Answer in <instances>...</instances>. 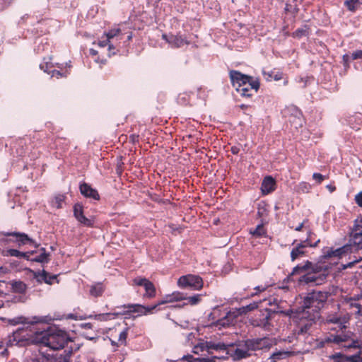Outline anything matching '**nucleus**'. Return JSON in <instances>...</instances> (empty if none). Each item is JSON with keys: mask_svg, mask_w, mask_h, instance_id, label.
I'll return each mask as SVG.
<instances>
[{"mask_svg": "<svg viewBox=\"0 0 362 362\" xmlns=\"http://www.w3.org/2000/svg\"><path fill=\"white\" fill-rule=\"evenodd\" d=\"M207 351L209 354L214 351L226 352V355H216L208 357H194L192 355L183 356L181 361L187 362H216V359L231 358L233 361H240L250 356L252 349L248 346V339L234 346L224 343H214L212 341H200L193 347L194 354H199L202 351Z\"/></svg>", "mask_w": 362, "mask_h": 362, "instance_id": "obj_1", "label": "nucleus"}, {"mask_svg": "<svg viewBox=\"0 0 362 362\" xmlns=\"http://www.w3.org/2000/svg\"><path fill=\"white\" fill-rule=\"evenodd\" d=\"M35 325H27L13 332L8 337L7 344L19 346H25L29 344H37L39 329L35 327Z\"/></svg>", "mask_w": 362, "mask_h": 362, "instance_id": "obj_2", "label": "nucleus"}, {"mask_svg": "<svg viewBox=\"0 0 362 362\" xmlns=\"http://www.w3.org/2000/svg\"><path fill=\"white\" fill-rule=\"evenodd\" d=\"M359 249H362V229L354 227L349 244L335 250L333 248L324 249L323 257H337L340 258L347 254L355 252Z\"/></svg>", "mask_w": 362, "mask_h": 362, "instance_id": "obj_3", "label": "nucleus"}, {"mask_svg": "<svg viewBox=\"0 0 362 362\" xmlns=\"http://www.w3.org/2000/svg\"><path fill=\"white\" fill-rule=\"evenodd\" d=\"M38 334L37 344L47 346L53 350L63 349L69 341L67 334L62 330H56L51 332L39 329Z\"/></svg>", "mask_w": 362, "mask_h": 362, "instance_id": "obj_4", "label": "nucleus"}, {"mask_svg": "<svg viewBox=\"0 0 362 362\" xmlns=\"http://www.w3.org/2000/svg\"><path fill=\"white\" fill-rule=\"evenodd\" d=\"M124 38V35L120 29L112 28L103 34L98 40L97 45L101 49L107 47V55L111 57L119 52Z\"/></svg>", "mask_w": 362, "mask_h": 362, "instance_id": "obj_5", "label": "nucleus"}, {"mask_svg": "<svg viewBox=\"0 0 362 362\" xmlns=\"http://www.w3.org/2000/svg\"><path fill=\"white\" fill-rule=\"evenodd\" d=\"M327 298V293L325 292H313L310 293L305 299L303 302V309L302 313V317H307L306 315L309 313V310L312 309L314 311L313 316H309L310 320H314L316 317H318L317 309L320 308V304H322Z\"/></svg>", "mask_w": 362, "mask_h": 362, "instance_id": "obj_6", "label": "nucleus"}, {"mask_svg": "<svg viewBox=\"0 0 362 362\" xmlns=\"http://www.w3.org/2000/svg\"><path fill=\"white\" fill-rule=\"evenodd\" d=\"M324 342H333L346 349L361 347L359 341L355 339L354 333L350 331L327 337Z\"/></svg>", "mask_w": 362, "mask_h": 362, "instance_id": "obj_7", "label": "nucleus"}, {"mask_svg": "<svg viewBox=\"0 0 362 362\" xmlns=\"http://www.w3.org/2000/svg\"><path fill=\"white\" fill-rule=\"evenodd\" d=\"M230 81L233 86L237 90L243 86L259 88V82L257 79H254L247 75H244L237 71H231L230 72Z\"/></svg>", "mask_w": 362, "mask_h": 362, "instance_id": "obj_8", "label": "nucleus"}, {"mask_svg": "<svg viewBox=\"0 0 362 362\" xmlns=\"http://www.w3.org/2000/svg\"><path fill=\"white\" fill-rule=\"evenodd\" d=\"M177 286L180 288H189L194 291H199L203 288V280L197 275L187 274L180 276L177 281Z\"/></svg>", "mask_w": 362, "mask_h": 362, "instance_id": "obj_9", "label": "nucleus"}, {"mask_svg": "<svg viewBox=\"0 0 362 362\" xmlns=\"http://www.w3.org/2000/svg\"><path fill=\"white\" fill-rule=\"evenodd\" d=\"M312 232L308 231V237L303 240L296 245L295 247L291 251V259L293 262L298 258L303 257L305 253V248L307 247H315L320 243V240L318 239L315 243H312L310 242L311 240Z\"/></svg>", "mask_w": 362, "mask_h": 362, "instance_id": "obj_10", "label": "nucleus"}, {"mask_svg": "<svg viewBox=\"0 0 362 362\" xmlns=\"http://www.w3.org/2000/svg\"><path fill=\"white\" fill-rule=\"evenodd\" d=\"M55 66L60 69L59 64H56L55 65L52 62L51 58H45L40 64V68L44 71L51 75V77H56L59 78L61 77H65L68 74L67 71H61L57 70Z\"/></svg>", "mask_w": 362, "mask_h": 362, "instance_id": "obj_11", "label": "nucleus"}, {"mask_svg": "<svg viewBox=\"0 0 362 362\" xmlns=\"http://www.w3.org/2000/svg\"><path fill=\"white\" fill-rule=\"evenodd\" d=\"M52 320V318L49 316L44 317H33L31 320H28V318L23 316H18L11 319L8 320V322L11 325H16L19 324H22L23 326L27 325H33V324H38V323H49Z\"/></svg>", "mask_w": 362, "mask_h": 362, "instance_id": "obj_12", "label": "nucleus"}, {"mask_svg": "<svg viewBox=\"0 0 362 362\" xmlns=\"http://www.w3.org/2000/svg\"><path fill=\"white\" fill-rule=\"evenodd\" d=\"M270 310L264 309L260 310L255 317L250 320V322L255 327H261L265 329L269 327Z\"/></svg>", "mask_w": 362, "mask_h": 362, "instance_id": "obj_13", "label": "nucleus"}, {"mask_svg": "<svg viewBox=\"0 0 362 362\" xmlns=\"http://www.w3.org/2000/svg\"><path fill=\"white\" fill-rule=\"evenodd\" d=\"M134 284L143 286L145 289L144 296L152 298L156 296V291L153 284L146 278L141 276L136 277L133 280Z\"/></svg>", "mask_w": 362, "mask_h": 362, "instance_id": "obj_14", "label": "nucleus"}, {"mask_svg": "<svg viewBox=\"0 0 362 362\" xmlns=\"http://www.w3.org/2000/svg\"><path fill=\"white\" fill-rule=\"evenodd\" d=\"M322 267L321 266L314 264L310 261H306L303 264H298L296 267H295L293 269L291 274L293 275L301 274H305L310 272H314L316 273L317 272H322Z\"/></svg>", "mask_w": 362, "mask_h": 362, "instance_id": "obj_15", "label": "nucleus"}, {"mask_svg": "<svg viewBox=\"0 0 362 362\" xmlns=\"http://www.w3.org/2000/svg\"><path fill=\"white\" fill-rule=\"evenodd\" d=\"M238 313V311H235L233 309L230 310L224 317L217 320L214 324V326L221 329V328L228 327L233 325L238 317L236 314Z\"/></svg>", "mask_w": 362, "mask_h": 362, "instance_id": "obj_16", "label": "nucleus"}, {"mask_svg": "<svg viewBox=\"0 0 362 362\" xmlns=\"http://www.w3.org/2000/svg\"><path fill=\"white\" fill-rule=\"evenodd\" d=\"M320 272H317L316 273L314 272H308L302 276L300 279V281L305 282L306 284L313 283L316 285L321 284L325 279L326 275L324 273L321 274Z\"/></svg>", "mask_w": 362, "mask_h": 362, "instance_id": "obj_17", "label": "nucleus"}, {"mask_svg": "<svg viewBox=\"0 0 362 362\" xmlns=\"http://www.w3.org/2000/svg\"><path fill=\"white\" fill-rule=\"evenodd\" d=\"M273 344L272 339L267 337L248 339V346L252 351L269 349Z\"/></svg>", "mask_w": 362, "mask_h": 362, "instance_id": "obj_18", "label": "nucleus"}, {"mask_svg": "<svg viewBox=\"0 0 362 362\" xmlns=\"http://www.w3.org/2000/svg\"><path fill=\"white\" fill-rule=\"evenodd\" d=\"M185 298V294L180 291H174L172 293L166 294L162 297V298L156 303V308L158 305H161L166 303H170L183 300Z\"/></svg>", "mask_w": 362, "mask_h": 362, "instance_id": "obj_19", "label": "nucleus"}, {"mask_svg": "<svg viewBox=\"0 0 362 362\" xmlns=\"http://www.w3.org/2000/svg\"><path fill=\"white\" fill-rule=\"evenodd\" d=\"M6 235L12 236L14 239L13 240L18 246L24 245H30L34 247H37V245L25 233H7Z\"/></svg>", "mask_w": 362, "mask_h": 362, "instance_id": "obj_20", "label": "nucleus"}, {"mask_svg": "<svg viewBox=\"0 0 362 362\" xmlns=\"http://www.w3.org/2000/svg\"><path fill=\"white\" fill-rule=\"evenodd\" d=\"M74 215L77 221L83 226H91L93 224V220L86 218L83 215V207L81 204H76L74 206Z\"/></svg>", "mask_w": 362, "mask_h": 362, "instance_id": "obj_21", "label": "nucleus"}, {"mask_svg": "<svg viewBox=\"0 0 362 362\" xmlns=\"http://www.w3.org/2000/svg\"><path fill=\"white\" fill-rule=\"evenodd\" d=\"M127 308H129V312L136 313V316H141L151 313L156 308V305L144 306L139 304H132L129 305Z\"/></svg>", "mask_w": 362, "mask_h": 362, "instance_id": "obj_22", "label": "nucleus"}, {"mask_svg": "<svg viewBox=\"0 0 362 362\" xmlns=\"http://www.w3.org/2000/svg\"><path fill=\"white\" fill-rule=\"evenodd\" d=\"M80 192L82 195L87 198L93 199L94 200H98L100 199L99 194L97 190L92 188L88 184L83 182L79 186Z\"/></svg>", "mask_w": 362, "mask_h": 362, "instance_id": "obj_23", "label": "nucleus"}, {"mask_svg": "<svg viewBox=\"0 0 362 362\" xmlns=\"http://www.w3.org/2000/svg\"><path fill=\"white\" fill-rule=\"evenodd\" d=\"M35 252H36L34 251L23 252L16 249H8L4 250L2 254L6 257H16L29 259L30 256L34 255Z\"/></svg>", "mask_w": 362, "mask_h": 362, "instance_id": "obj_24", "label": "nucleus"}, {"mask_svg": "<svg viewBox=\"0 0 362 362\" xmlns=\"http://www.w3.org/2000/svg\"><path fill=\"white\" fill-rule=\"evenodd\" d=\"M163 38L165 39L173 47H180L187 44V40L180 35L168 36L166 35H163Z\"/></svg>", "mask_w": 362, "mask_h": 362, "instance_id": "obj_25", "label": "nucleus"}, {"mask_svg": "<svg viewBox=\"0 0 362 362\" xmlns=\"http://www.w3.org/2000/svg\"><path fill=\"white\" fill-rule=\"evenodd\" d=\"M276 188V182L271 176L266 177L262 183L261 190L263 194H268Z\"/></svg>", "mask_w": 362, "mask_h": 362, "instance_id": "obj_26", "label": "nucleus"}, {"mask_svg": "<svg viewBox=\"0 0 362 362\" xmlns=\"http://www.w3.org/2000/svg\"><path fill=\"white\" fill-rule=\"evenodd\" d=\"M349 321V317L347 315L338 317V316H330L327 319V322L337 325L340 329H344L346 327V324Z\"/></svg>", "mask_w": 362, "mask_h": 362, "instance_id": "obj_27", "label": "nucleus"}, {"mask_svg": "<svg viewBox=\"0 0 362 362\" xmlns=\"http://www.w3.org/2000/svg\"><path fill=\"white\" fill-rule=\"evenodd\" d=\"M34 277L38 282L44 281L47 284H52L57 279L56 275H49L45 271L42 272H34Z\"/></svg>", "mask_w": 362, "mask_h": 362, "instance_id": "obj_28", "label": "nucleus"}, {"mask_svg": "<svg viewBox=\"0 0 362 362\" xmlns=\"http://www.w3.org/2000/svg\"><path fill=\"white\" fill-rule=\"evenodd\" d=\"M39 255L34 257H29L28 260L33 262H37L40 263L47 262L48 261V254L46 252V250L44 247H41L38 250Z\"/></svg>", "mask_w": 362, "mask_h": 362, "instance_id": "obj_29", "label": "nucleus"}, {"mask_svg": "<svg viewBox=\"0 0 362 362\" xmlns=\"http://www.w3.org/2000/svg\"><path fill=\"white\" fill-rule=\"evenodd\" d=\"M260 302H253L246 306H243L239 308L233 309L235 311H238V313H236L238 316H240L243 314H245L247 312L252 311L256 308H258L259 303Z\"/></svg>", "mask_w": 362, "mask_h": 362, "instance_id": "obj_30", "label": "nucleus"}, {"mask_svg": "<svg viewBox=\"0 0 362 362\" xmlns=\"http://www.w3.org/2000/svg\"><path fill=\"white\" fill-rule=\"evenodd\" d=\"M105 288L101 283L93 284L90 288V294L93 297L100 296L104 292Z\"/></svg>", "mask_w": 362, "mask_h": 362, "instance_id": "obj_31", "label": "nucleus"}, {"mask_svg": "<svg viewBox=\"0 0 362 362\" xmlns=\"http://www.w3.org/2000/svg\"><path fill=\"white\" fill-rule=\"evenodd\" d=\"M259 88H255L254 87L243 86L238 88L236 90L243 96H251L252 95V92L257 93Z\"/></svg>", "mask_w": 362, "mask_h": 362, "instance_id": "obj_32", "label": "nucleus"}, {"mask_svg": "<svg viewBox=\"0 0 362 362\" xmlns=\"http://www.w3.org/2000/svg\"><path fill=\"white\" fill-rule=\"evenodd\" d=\"M344 302L349 308H356L357 309L356 314L362 315L361 305L359 303H356L355 299H353L351 298H345Z\"/></svg>", "mask_w": 362, "mask_h": 362, "instance_id": "obj_33", "label": "nucleus"}, {"mask_svg": "<svg viewBox=\"0 0 362 362\" xmlns=\"http://www.w3.org/2000/svg\"><path fill=\"white\" fill-rule=\"evenodd\" d=\"M202 298L201 294H195L192 296L186 297L185 296V298L183 299L185 302L184 303V305H197L200 301Z\"/></svg>", "mask_w": 362, "mask_h": 362, "instance_id": "obj_34", "label": "nucleus"}, {"mask_svg": "<svg viewBox=\"0 0 362 362\" xmlns=\"http://www.w3.org/2000/svg\"><path fill=\"white\" fill-rule=\"evenodd\" d=\"M65 196L63 194H58L54 197L52 201V205L53 207L60 209L62 207L64 203Z\"/></svg>", "mask_w": 362, "mask_h": 362, "instance_id": "obj_35", "label": "nucleus"}, {"mask_svg": "<svg viewBox=\"0 0 362 362\" xmlns=\"http://www.w3.org/2000/svg\"><path fill=\"white\" fill-rule=\"evenodd\" d=\"M310 189L311 185L306 182H301L296 187V192L300 193H308Z\"/></svg>", "mask_w": 362, "mask_h": 362, "instance_id": "obj_36", "label": "nucleus"}, {"mask_svg": "<svg viewBox=\"0 0 362 362\" xmlns=\"http://www.w3.org/2000/svg\"><path fill=\"white\" fill-rule=\"evenodd\" d=\"M289 355H290V352H288V351H277V352L274 353L271 356L270 359L273 362H276L278 360L284 358Z\"/></svg>", "mask_w": 362, "mask_h": 362, "instance_id": "obj_37", "label": "nucleus"}, {"mask_svg": "<svg viewBox=\"0 0 362 362\" xmlns=\"http://www.w3.org/2000/svg\"><path fill=\"white\" fill-rule=\"evenodd\" d=\"M12 288L16 292L23 293L25 291L26 286L22 281H15L12 284Z\"/></svg>", "mask_w": 362, "mask_h": 362, "instance_id": "obj_38", "label": "nucleus"}, {"mask_svg": "<svg viewBox=\"0 0 362 362\" xmlns=\"http://www.w3.org/2000/svg\"><path fill=\"white\" fill-rule=\"evenodd\" d=\"M250 233L255 237H261L265 234V230L263 226L259 224L254 230H250Z\"/></svg>", "mask_w": 362, "mask_h": 362, "instance_id": "obj_39", "label": "nucleus"}, {"mask_svg": "<svg viewBox=\"0 0 362 362\" xmlns=\"http://www.w3.org/2000/svg\"><path fill=\"white\" fill-rule=\"evenodd\" d=\"M361 352V351H358L357 354L353 355V356H345V358H346V361H349V362H361V357L360 356Z\"/></svg>", "mask_w": 362, "mask_h": 362, "instance_id": "obj_40", "label": "nucleus"}, {"mask_svg": "<svg viewBox=\"0 0 362 362\" xmlns=\"http://www.w3.org/2000/svg\"><path fill=\"white\" fill-rule=\"evenodd\" d=\"M358 0H346L344 4L350 11H354L358 4Z\"/></svg>", "mask_w": 362, "mask_h": 362, "instance_id": "obj_41", "label": "nucleus"}, {"mask_svg": "<svg viewBox=\"0 0 362 362\" xmlns=\"http://www.w3.org/2000/svg\"><path fill=\"white\" fill-rule=\"evenodd\" d=\"M330 358L333 360V362H346L345 356L341 354H336L332 355Z\"/></svg>", "mask_w": 362, "mask_h": 362, "instance_id": "obj_42", "label": "nucleus"}, {"mask_svg": "<svg viewBox=\"0 0 362 362\" xmlns=\"http://www.w3.org/2000/svg\"><path fill=\"white\" fill-rule=\"evenodd\" d=\"M119 313H113V314H110V313H103V314H99V315H95V319L98 320H107L110 319V317L111 315H118Z\"/></svg>", "mask_w": 362, "mask_h": 362, "instance_id": "obj_43", "label": "nucleus"}, {"mask_svg": "<svg viewBox=\"0 0 362 362\" xmlns=\"http://www.w3.org/2000/svg\"><path fill=\"white\" fill-rule=\"evenodd\" d=\"M308 223V221L306 220L303 221L302 223H300V224H298L294 229L296 231H300V230H302L303 228H305L307 230V234L308 235V231H311L310 229L309 228V227L306 225V223Z\"/></svg>", "mask_w": 362, "mask_h": 362, "instance_id": "obj_44", "label": "nucleus"}, {"mask_svg": "<svg viewBox=\"0 0 362 362\" xmlns=\"http://www.w3.org/2000/svg\"><path fill=\"white\" fill-rule=\"evenodd\" d=\"M313 178L317 182V183L320 184L326 178V177L320 173H315L313 174Z\"/></svg>", "mask_w": 362, "mask_h": 362, "instance_id": "obj_45", "label": "nucleus"}, {"mask_svg": "<svg viewBox=\"0 0 362 362\" xmlns=\"http://www.w3.org/2000/svg\"><path fill=\"white\" fill-rule=\"evenodd\" d=\"M268 287H269V285L256 286L255 288V289L257 291V292L255 293H252L251 296H254L257 295L258 293L264 291Z\"/></svg>", "mask_w": 362, "mask_h": 362, "instance_id": "obj_46", "label": "nucleus"}, {"mask_svg": "<svg viewBox=\"0 0 362 362\" xmlns=\"http://www.w3.org/2000/svg\"><path fill=\"white\" fill-rule=\"evenodd\" d=\"M127 335V334L125 330L121 332L119 335V339H118L119 342H120L121 344H124L126 341Z\"/></svg>", "mask_w": 362, "mask_h": 362, "instance_id": "obj_47", "label": "nucleus"}, {"mask_svg": "<svg viewBox=\"0 0 362 362\" xmlns=\"http://www.w3.org/2000/svg\"><path fill=\"white\" fill-rule=\"evenodd\" d=\"M352 59H362V50H356L352 53Z\"/></svg>", "mask_w": 362, "mask_h": 362, "instance_id": "obj_48", "label": "nucleus"}, {"mask_svg": "<svg viewBox=\"0 0 362 362\" xmlns=\"http://www.w3.org/2000/svg\"><path fill=\"white\" fill-rule=\"evenodd\" d=\"M355 201L359 206L362 207V192L355 196Z\"/></svg>", "mask_w": 362, "mask_h": 362, "instance_id": "obj_49", "label": "nucleus"}, {"mask_svg": "<svg viewBox=\"0 0 362 362\" xmlns=\"http://www.w3.org/2000/svg\"><path fill=\"white\" fill-rule=\"evenodd\" d=\"M354 227L362 229V214L355 220Z\"/></svg>", "mask_w": 362, "mask_h": 362, "instance_id": "obj_50", "label": "nucleus"}, {"mask_svg": "<svg viewBox=\"0 0 362 362\" xmlns=\"http://www.w3.org/2000/svg\"><path fill=\"white\" fill-rule=\"evenodd\" d=\"M5 298L6 294L3 291H0V308L4 306V301Z\"/></svg>", "mask_w": 362, "mask_h": 362, "instance_id": "obj_51", "label": "nucleus"}, {"mask_svg": "<svg viewBox=\"0 0 362 362\" xmlns=\"http://www.w3.org/2000/svg\"><path fill=\"white\" fill-rule=\"evenodd\" d=\"M283 78V74L281 72H277L276 74H274L273 79L274 81H279Z\"/></svg>", "mask_w": 362, "mask_h": 362, "instance_id": "obj_52", "label": "nucleus"}, {"mask_svg": "<svg viewBox=\"0 0 362 362\" xmlns=\"http://www.w3.org/2000/svg\"><path fill=\"white\" fill-rule=\"evenodd\" d=\"M263 74L267 81H271L273 79L274 73H266L265 71H264Z\"/></svg>", "mask_w": 362, "mask_h": 362, "instance_id": "obj_53", "label": "nucleus"}, {"mask_svg": "<svg viewBox=\"0 0 362 362\" xmlns=\"http://www.w3.org/2000/svg\"><path fill=\"white\" fill-rule=\"evenodd\" d=\"M26 357H28V352ZM25 362H39V360L37 357H30V358H26Z\"/></svg>", "mask_w": 362, "mask_h": 362, "instance_id": "obj_54", "label": "nucleus"}, {"mask_svg": "<svg viewBox=\"0 0 362 362\" xmlns=\"http://www.w3.org/2000/svg\"><path fill=\"white\" fill-rule=\"evenodd\" d=\"M361 259H362V256L359 257L358 259H356L353 262L348 263V264L345 267H351L354 263L358 262Z\"/></svg>", "mask_w": 362, "mask_h": 362, "instance_id": "obj_55", "label": "nucleus"}, {"mask_svg": "<svg viewBox=\"0 0 362 362\" xmlns=\"http://www.w3.org/2000/svg\"><path fill=\"white\" fill-rule=\"evenodd\" d=\"M8 272H9V269H8L7 267H0V273L1 274H8Z\"/></svg>", "mask_w": 362, "mask_h": 362, "instance_id": "obj_56", "label": "nucleus"}, {"mask_svg": "<svg viewBox=\"0 0 362 362\" xmlns=\"http://www.w3.org/2000/svg\"><path fill=\"white\" fill-rule=\"evenodd\" d=\"M326 187L330 192H333L336 189L335 187L332 185H327Z\"/></svg>", "mask_w": 362, "mask_h": 362, "instance_id": "obj_57", "label": "nucleus"}, {"mask_svg": "<svg viewBox=\"0 0 362 362\" xmlns=\"http://www.w3.org/2000/svg\"><path fill=\"white\" fill-rule=\"evenodd\" d=\"M308 324H306L304 327H302L300 328V332L301 334H303V333H304V332H307V330H308Z\"/></svg>", "mask_w": 362, "mask_h": 362, "instance_id": "obj_58", "label": "nucleus"}, {"mask_svg": "<svg viewBox=\"0 0 362 362\" xmlns=\"http://www.w3.org/2000/svg\"><path fill=\"white\" fill-rule=\"evenodd\" d=\"M90 54L93 56H95L98 54V52L94 49H90Z\"/></svg>", "mask_w": 362, "mask_h": 362, "instance_id": "obj_59", "label": "nucleus"}, {"mask_svg": "<svg viewBox=\"0 0 362 362\" xmlns=\"http://www.w3.org/2000/svg\"><path fill=\"white\" fill-rule=\"evenodd\" d=\"M343 60L345 63H348L349 61V56L348 54H344L343 56Z\"/></svg>", "mask_w": 362, "mask_h": 362, "instance_id": "obj_60", "label": "nucleus"}, {"mask_svg": "<svg viewBox=\"0 0 362 362\" xmlns=\"http://www.w3.org/2000/svg\"><path fill=\"white\" fill-rule=\"evenodd\" d=\"M192 337H194L192 333L189 334V335L187 336L188 340H191Z\"/></svg>", "mask_w": 362, "mask_h": 362, "instance_id": "obj_61", "label": "nucleus"}, {"mask_svg": "<svg viewBox=\"0 0 362 362\" xmlns=\"http://www.w3.org/2000/svg\"><path fill=\"white\" fill-rule=\"evenodd\" d=\"M1 354H2V355H6V354H7V350H6V349H4V350L1 352Z\"/></svg>", "mask_w": 362, "mask_h": 362, "instance_id": "obj_62", "label": "nucleus"}, {"mask_svg": "<svg viewBox=\"0 0 362 362\" xmlns=\"http://www.w3.org/2000/svg\"><path fill=\"white\" fill-rule=\"evenodd\" d=\"M132 35L127 36V40H130L132 39Z\"/></svg>", "mask_w": 362, "mask_h": 362, "instance_id": "obj_63", "label": "nucleus"}, {"mask_svg": "<svg viewBox=\"0 0 362 362\" xmlns=\"http://www.w3.org/2000/svg\"><path fill=\"white\" fill-rule=\"evenodd\" d=\"M287 83H288V81L285 80L284 82V84L286 85V84H287Z\"/></svg>", "mask_w": 362, "mask_h": 362, "instance_id": "obj_64", "label": "nucleus"}]
</instances>
